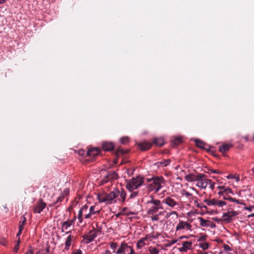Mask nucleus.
<instances>
[{"label":"nucleus","mask_w":254,"mask_h":254,"mask_svg":"<svg viewBox=\"0 0 254 254\" xmlns=\"http://www.w3.org/2000/svg\"><path fill=\"white\" fill-rule=\"evenodd\" d=\"M119 194L118 189H114L109 193H98L97 199L100 202H105L106 204L115 203L118 201V197Z\"/></svg>","instance_id":"obj_1"},{"label":"nucleus","mask_w":254,"mask_h":254,"mask_svg":"<svg viewBox=\"0 0 254 254\" xmlns=\"http://www.w3.org/2000/svg\"><path fill=\"white\" fill-rule=\"evenodd\" d=\"M147 213L148 214H154L159 209H162V202L157 199H155L152 195L149 197L148 200L146 203Z\"/></svg>","instance_id":"obj_2"},{"label":"nucleus","mask_w":254,"mask_h":254,"mask_svg":"<svg viewBox=\"0 0 254 254\" xmlns=\"http://www.w3.org/2000/svg\"><path fill=\"white\" fill-rule=\"evenodd\" d=\"M147 182L149 183L147 188L149 191H154L157 192L164 184V180L162 177H153L151 179H147Z\"/></svg>","instance_id":"obj_3"},{"label":"nucleus","mask_w":254,"mask_h":254,"mask_svg":"<svg viewBox=\"0 0 254 254\" xmlns=\"http://www.w3.org/2000/svg\"><path fill=\"white\" fill-rule=\"evenodd\" d=\"M144 182V178L140 176L133 177L131 179L127 181L126 188L130 191L137 189L142 186Z\"/></svg>","instance_id":"obj_4"},{"label":"nucleus","mask_w":254,"mask_h":254,"mask_svg":"<svg viewBox=\"0 0 254 254\" xmlns=\"http://www.w3.org/2000/svg\"><path fill=\"white\" fill-rule=\"evenodd\" d=\"M162 203L165 204L172 209H178L180 208L179 202L173 195L165 197L162 201Z\"/></svg>","instance_id":"obj_5"},{"label":"nucleus","mask_w":254,"mask_h":254,"mask_svg":"<svg viewBox=\"0 0 254 254\" xmlns=\"http://www.w3.org/2000/svg\"><path fill=\"white\" fill-rule=\"evenodd\" d=\"M129 252L128 254H135L132 247L129 246L125 242L122 243L121 246L119 247L116 252V254H126L127 252Z\"/></svg>","instance_id":"obj_6"},{"label":"nucleus","mask_w":254,"mask_h":254,"mask_svg":"<svg viewBox=\"0 0 254 254\" xmlns=\"http://www.w3.org/2000/svg\"><path fill=\"white\" fill-rule=\"evenodd\" d=\"M205 175L199 174L196 186L201 189H205L208 185L209 179H207Z\"/></svg>","instance_id":"obj_7"},{"label":"nucleus","mask_w":254,"mask_h":254,"mask_svg":"<svg viewBox=\"0 0 254 254\" xmlns=\"http://www.w3.org/2000/svg\"><path fill=\"white\" fill-rule=\"evenodd\" d=\"M83 216L85 219L90 218L88 206L87 205H84L82 206L78 212L77 219L79 223H81L82 222Z\"/></svg>","instance_id":"obj_8"},{"label":"nucleus","mask_w":254,"mask_h":254,"mask_svg":"<svg viewBox=\"0 0 254 254\" xmlns=\"http://www.w3.org/2000/svg\"><path fill=\"white\" fill-rule=\"evenodd\" d=\"M238 213L235 211H228L223 213L222 216V220L227 222H231L232 218L238 215Z\"/></svg>","instance_id":"obj_9"},{"label":"nucleus","mask_w":254,"mask_h":254,"mask_svg":"<svg viewBox=\"0 0 254 254\" xmlns=\"http://www.w3.org/2000/svg\"><path fill=\"white\" fill-rule=\"evenodd\" d=\"M46 203L42 199H40L34 207L33 211L35 213H40L46 207Z\"/></svg>","instance_id":"obj_10"},{"label":"nucleus","mask_w":254,"mask_h":254,"mask_svg":"<svg viewBox=\"0 0 254 254\" xmlns=\"http://www.w3.org/2000/svg\"><path fill=\"white\" fill-rule=\"evenodd\" d=\"M198 219L200 221V225L201 227H210L211 228H214L216 227L215 224L209 220H205L203 219L202 217H198Z\"/></svg>","instance_id":"obj_11"},{"label":"nucleus","mask_w":254,"mask_h":254,"mask_svg":"<svg viewBox=\"0 0 254 254\" xmlns=\"http://www.w3.org/2000/svg\"><path fill=\"white\" fill-rule=\"evenodd\" d=\"M97 237V232L95 231H90L86 235L83 236L86 243L92 242Z\"/></svg>","instance_id":"obj_12"},{"label":"nucleus","mask_w":254,"mask_h":254,"mask_svg":"<svg viewBox=\"0 0 254 254\" xmlns=\"http://www.w3.org/2000/svg\"><path fill=\"white\" fill-rule=\"evenodd\" d=\"M190 225L188 222L181 221L179 222V223L177 225L176 227V231H179L183 229L190 230Z\"/></svg>","instance_id":"obj_13"},{"label":"nucleus","mask_w":254,"mask_h":254,"mask_svg":"<svg viewBox=\"0 0 254 254\" xmlns=\"http://www.w3.org/2000/svg\"><path fill=\"white\" fill-rule=\"evenodd\" d=\"M66 234H68V236L67 238H66V241L65 242L64 249L65 250L67 251L69 249L70 246L71 245L72 239H73V237L71 235L70 231L66 232Z\"/></svg>","instance_id":"obj_14"},{"label":"nucleus","mask_w":254,"mask_h":254,"mask_svg":"<svg viewBox=\"0 0 254 254\" xmlns=\"http://www.w3.org/2000/svg\"><path fill=\"white\" fill-rule=\"evenodd\" d=\"M192 246V242L191 241H186L183 242L182 246L179 248L181 252H187L188 250L190 249Z\"/></svg>","instance_id":"obj_15"},{"label":"nucleus","mask_w":254,"mask_h":254,"mask_svg":"<svg viewBox=\"0 0 254 254\" xmlns=\"http://www.w3.org/2000/svg\"><path fill=\"white\" fill-rule=\"evenodd\" d=\"M171 162L170 159H165L161 161L157 162L154 164V165L158 168H162L168 166Z\"/></svg>","instance_id":"obj_16"},{"label":"nucleus","mask_w":254,"mask_h":254,"mask_svg":"<svg viewBox=\"0 0 254 254\" xmlns=\"http://www.w3.org/2000/svg\"><path fill=\"white\" fill-rule=\"evenodd\" d=\"M100 153V149L97 148L89 149L87 152V156L91 157H95Z\"/></svg>","instance_id":"obj_17"},{"label":"nucleus","mask_w":254,"mask_h":254,"mask_svg":"<svg viewBox=\"0 0 254 254\" xmlns=\"http://www.w3.org/2000/svg\"><path fill=\"white\" fill-rule=\"evenodd\" d=\"M126 191L125 190L122 189L121 191L119 190V196L117 198L118 201H119L120 203L124 204L126 200Z\"/></svg>","instance_id":"obj_18"},{"label":"nucleus","mask_w":254,"mask_h":254,"mask_svg":"<svg viewBox=\"0 0 254 254\" xmlns=\"http://www.w3.org/2000/svg\"><path fill=\"white\" fill-rule=\"evenodd\" d=\"M102 147L105 151H111L114 149V145L112 142H103L102 143Z\"/></svg>","instance_id":"obj_19"},{"label":"nucleus","mask_w":254,"mask_h":254,"mask_svg":"<svg viewBox=\"0 0 254 254\" xmlns=\"http://www.w3.org/2000/svg\"><path fill=\"white\" fill-rule=\"evenodd\" d=\"M181 193L182 196H184L187 197L189 199L190 202H191L194 199L196 198V197H194L191 193L188 192L185 190H182Z\"/></svg>","instance_id":"obj_20"},{"label":"nucleus","mask_w":254,"mask_h":254,"mask_svg":"<svg viewBox=\"0 0 254 254\" xmlns=\"http://www.w3.org/2000/svg\"><path fill=\"white\" fill-rule=\"evenodd\" d=\"M138 146L141 150L145 151L149 149L151 147V144L149 142L144 141L138 143Z\"/></svg>","instance_id":"obj_21"},{"label":"nucleus","mask_w":254,"mask_h":254,"mask_svg":"<svg viewBox=\"0 0 254 254\" xmlns=\"http://www.w3.org/2000/svg\"><path fill=\"white\" fill-rule=\"evenodd\" d=\"M185 178V180L188 182H196L198 178V174L196 175L194 174H188Z\"/></svg>","instance_id":"obj_22"},{"label":"nucleus","mask_w":254,"mask_h":254,"mask_svg":"<svg viewBox=\"0 0 254 254\" xmlns=\"http://www.w3.org/2000/svg\"><path fill=\"white\" fill-rule=\"evenodd\" d=\"M150 238V236L148 235L145 237L139 240L136 245L137 248L138 249H141L145 245L144 241L147 240Z\"/></svg>","instance_id":"obj_23"},{"label":"nucleus","mask_w":254,"mask_h":254,"mask_svg":"<svg viewBox=\"0 0 254 254\" xmlns=\"http://www.w3.org/2000/svg\"><path fill=\"white\" fill-rule=\"evenodd\" d=\"M72 224L71 221H66L63 222L62 225V232L67 230Z\"/></svg>","instance_id":"obj_24"},{"label":"nucleus","mask_w":254,"mask_h":254,"mask_svg":"<svg viewBox=\"0 0 254 254\" xmlns=\"http://www.w3.org/2000/svg\"><path fill=\"white\" fill-rule=\"evenodd\" d=\"M166 218L171 217V218L174 220H176L178 218V214L175 211H172L170 212H167L166 214Z\"/></svg>","instance_id":"obj_25"},{"label":"nucleus","mask_w":254,"mask_h":254,"mask_svg":"<svg viewBox=\"0 0 254 254\" xmlns=\"http://www.w3.org/2000/svg\"><path fill=\"white\" fill-rule=\"evenodd\" d=\"M231 146L232 145L230 144H224L219 146V150L221 153H223L228 151Z\"/></svg>","instance_id":"obj_26"},{"label":"nucleus","mask_w":254,"mask_h":254,"mask_svg":"<svg viewBox=\"0 0 254 254\" xmlns=\"http://www.w3.org/2000/svg\"><path fill=\"white\" fill-rule=\"evenodd\" d=\"M153 143L157 146H161L164 145V141L162 138H156L153 140Z\"/></svg>","instance_id":"obj_27"},{"label":"nucleus","mask_w":254,"mask_h":254,"mask_svg":"<svg viewBox=\"0 0 254 254\" xmlns=\"http://www.w3.org/2000/svg\"><path fill=\"white\" fill-rule=\"evenodd\" d=\"M88 209H89V214L90 215V218H91L92 215L95 214L99 213V212H100V210H95V206H90L89 208H88Z\"/></svg>","instance_id":"obj_28"},{"label":"nucleus","mask_w":254,"mask_h":254,"mask_svg":"<svg viewBox=\"0 0 254 254\" xmlns=\"http://www.w3.org/2000/svg\"><path fill=\"white\" fill-rule=\"evenodd\" d=\"M217 199H205L204 200V202L209 206L213 205L216 206V202Z\"/></svg>","instance_id":"obj_29"},{"label":"nucleus","mask_w":254,"mask_h":254,"mask_svg":"<svg viewBox=\"0 0 254 254\" xmlns=\"http://www.w3.org/2000/svg\"><path fill=\"white\" fill-rule=\"evenodd\" d=\"M22 219H23V221L21 224H19V230L18 233L17 234V236H19L20 235L22 230L23 229V225L25 224L26 221V219L24 216H22Z\"/></svg>","instance_id":"obj_30"},{"label":"nucleus","mask_w":254,"mask_h":254,"mask_svg":"<svg viewBox=\"0 0 254 254\" xmlns=\"http://www.w3.org/2000/svg\"><path fill=\"white\" fill-rule=\"evenodd\" d=\"M163 213V212H160L157 214H156V213L154 214H150V215H152V216L151 217V220H152L153 221H157L159 220V215H162Z\"/></svg>","instance_id":"obj_31"},{"label":"nucleus","mask_w":254,"mask_h":254,"mask_svg":"<svg viewBox=\"0 0 254 254\" xmlns=\"http://www.w3.org/2000/svg\"><path fill=\"white\" fill-rule=\"evenodd\" d=\"M108 177H110L111 181L118 179V174L116 173V172H115V171L110 172H108Z\"/></svg>","instance_id":"obj_32"},{"label":"nucleus","mask_w":254,"mask_h":254,"mask_svg":"<svg viewBox=\"0 0 254 254\" xmlns=\"http://www.w3.org/2000/svg\"><path fill=\"white\" fill-rule=\"evenodd\" d=\"M198 245L203 250H206L208 249L209 246V244L208 243L205 242H202L199 243Z\"/></svg>","instance_id":"obj_33"},{"label":"nucleus","mask_w":254,"mask_h":254,"mask_svg":"<svg viewBox=\"0 0 254 254\" xmlns=\"http://www.w3.org/2000/svg\"><path fill=\"white\" fill-rule=\"evenodd\" d=\"M195 142L196 143V146H198V147L201 148H203L204 147L205 144L201 140H200L199 139H196L195 140Z\"/></svg>","instance_id":"obj_34"},{"label":"nucleus","mask_w":254,"mask_h":254,"mask_svg":"<svg viewBox=\"0 0 254 254\" xmlns=\"http://www.w3.org/2000/svg\"><path fill=\"white\" fill-rule=\"evenodd\" d=\"M111 249L113 251V253H116V249L118 247V244L116 242H111L110 243Z\"/></svg>","instance_id":"obj_35"},{"label":"nucleus","mask_w":254,"mask_h":254,"mask_svg":"<svg viewBox=\"0 0 254 254\" xmlns=\"http://www.w3.org/2000/svg\"><path fill=\"white\" fill-rule=\"evenodd\" d=\"M111 180L110 177H108V173H107V175L103 178V179L101 181V184H104L108 182L109 181H111Z\"/></svg>","instance_id":"obj_36"},{"label":"nucleus","mask_w":254,"mask_h":254,"mask_svg":"<svg viewBox=\"0 0 254 254\" xmlns=\"http://www.w3.org/2000/svg\"><path fill=\"white\" fill-rule=\"evenodd\" d=\"M149 251L150 254H158L159 253V251L155 248H149Z\"/></svg>","instance_id":"obj_37"},{"label":"nucleus","mask_w":254,"mask_h":254,"mask_svg":"<svg viewBox=\"0 0 254 254\" xmlns=\"http://www.w3.org/2000/svg\"><path fill=\"white\" fill-rule=\"evenodd\" d=\"M218 189L220 190V191L218 192L219 194L220 195H224V190L226 189V188L225 186H219L218 187Z\"/></svg>","instance_id":"obj_38"},{"label":"nucleus","mask_w":254,"mask_h":254,"mask_svg":"<svg viewBox=\"0 0 254 254\" xmlns=\"http://www.w3.org/2000/svg\"><path fill=\"white\" fill-rule=\"evenodd\" d=\"M216 203H216V206H218V207H222L224 205H226V202L223 201H222V200H217Z\"/></svg>","instance_id":"obj_39"},{"label":"nucleus","mask_w":254,"mask_h":254,"mask_svg":"<svg viewBox=\"0 0 254 254\" xmlns=\"http://www.w3.org/2000/svg\"><path fill=\"white\" fill-rule=\"evenodd\" d=\"M121 142L123 144H126L129 141V138L128 137H123L121 138Z\"/></svg>","instance_id":"obj_40"},{"label":"nucleus","mask_w":254,"mask_h":254,"mask_svg":"<svg viewBox=\"0 0 254 254\" xmlns=\"http://www.w3.org/2000/svg\"><path fill=\"white\" fill-rule=\"evenodd\" d=\"M231 199V201H232V202H236L237 203H238V204H241V205H246V204L241 201H240L238 199H237L236 198H230Z\"/></svg>","instance_id":"obj_41"},{"label":"nucleus","mask_w":254,"mask_h":254,"mask_svg":"<svg viewBox=\"0 0 254 254\" xmlns=\"http://www.w3.org/2000/svg\"><path fill=\"white\" fill-rule=\"evenodd\" d=\"M224 195H228L229 193L233 194V191L231 189L228 187L226 188V190H224Z\"/></svg>","instance_id":"obj_42"},{"label":"nucleus","mask_w":254,"mask_h":254,"mask_svg":"<svg viewBox=\"0 0 254 254\" xmlns=\"http://www.w3.org/2000/svg\"><path fill=\"white\" fill-rule=\"evenodd\" d=\"M207 236L206 235H203L200 236L198 239H197V241L199 242H204L206 239Z\"/></svg>","instance_id":"obj_43"},{"label":"nucleus","mask_w":254,"mask_h":254,"mask_svg":"<svg viewBox=\"0 0 254 254\" xmlns=\"http://www.w3.org/2000/svg\"><path fill=\"white\" fill-rule=\"evenodd\" d=\"M138 194V192L136 191H132L131 193H130L129 195L130 198H133L135 197H136Z\"/></svg>","instance_id":"obj_44"},{"label":"nucleus","mask_w":254,"mask_h":254,"mask_svg":"<svg viewBox=\"0 0 254 254\" xmlns=\"http://www.w3.org/2000/svg\"><path fill=\"white\" fill-rule=\"evenodd\" d=\"M19 243L20 241L18 240L17 242V244L15 246L14 249H13V252L15 253H17L18 249H19Z\"/></svg>","instance_id":"obj_45"},{"label":"nucleus","mask_w":254,"mask_h":254,"mask_svg":"<svg viewBox=\"0 0 254 254\" xmlns=\"http://www.w3.org/2000/svg\"><path fill=\"white\" fill-rule=\"evenodd\" d=\"M208 184L209 185L210 188L213 190L214 189L215 183L212 182L211 180H209V182H208Z\"/></svg>","instance_id":"obj_46"},{"label":"nucleus","mask_w":254,"mask_h":254,"mask_svg":"<svg viewBox=\"0 0 254 254\" xmlns=\"http://www.w3.org/2000/svg\"><path fill=\"white\" fill-rule=\"evenodd\" d=\"M254 208V206L252 205V206H251L250 207H247V206H245L244 207V209L245 210H247L249 211H252L253 210V209Z\"/></svg>","instance_id":"obj_47"},{"label":"nucleus","mask_w":254,"mask_h":254,"mask_svg":"<svg viewBox=\"0 0 254 254\" xmlns=\"http://www.w3.org/2000/svg\"><path fill=\"white\" fill-rule=\"evenodd\" d=\"M64 196L63 195H61L60 196H59L56 202L55 203H57L59 202H62L63 201V200L64 199Z\"/></svg>","instance_id":"obj_48"},{"label":"nucleus","mask_w":254,"mask_h":254,"mask_svg":"<svg viewBox=\"0 0 254 254\" xmlns=\"http://www.w3.org/2000/svg\"><path fill=\"white\" fill-rule=\"evenodd\" d=\"M127 152V151H124L122 149H118V152H117V154L119 155V154H125Z\"/></svg>","instance_id":"obj_49"},{"label":"nucleus","mask_w":254,"mask_h":254,"mask_svg":"<svg viewBox=\"0 0 254 254\" xmlns=\"http://www.w3.org/2000/svg\"><path fill=\"white\" fill-rule=\"evenodd\" d=\"M194 202H193V203H194V205L197 207V208H198L199 207H200V204L198 203V202L197 201V199H196V198L195 199H194Z\"/></svg>","instance_id":"obj_50"},{"label":"nucleus","mask_w":254,"mask_h":254,"mask_svg":"<svg viewBox=\"0 0 254 254\" xmlns=\"http://www.w3.org/2000/svg\"><path fill=\"white\" fill-rule=\"evenodd\" d=\"M174 141L175 144H179L182 141L181 138L180 137L176 138Z\"/></svg>","instance_id":"obj_51"},{"label":"nucleus","mask_w":254,"mask_h":254,"mask_svg":"<svg viewBox=\"0 0 254 254\" xmlns=\"http://www.w3.org/2000/svg\"><path fill=\"white\" fill-rule=\"evenodd\" d=\"M72 254H82V253L80 250H76Z\"/></svg>","instance_id":"obj_52"},{"label":"nucleus","mask_w":254,"mask_h":254,"mask_svg":"<svg viewBox=\"0 0 254 254\" xmlns=\"http://www.w3.org/2000/svg\"><path fill=\"white\" fill-rule=\"evenodd\" d=\"M223 195V198L225 199H227V200H229L231 201L230 198H233L232 197L229 196L228 195Z\"/></svg>","instance_id":"obj_53"},{"label":"nucleus","mask_w":254,"mask_h":254,"mask_svg":"<svg viewBox=\"0 0 254 254\" xmlns=\"http://www.w3.org/2000/svg\"><path fill=\"white\" fill-rule=\"evenodd\" d=\"M102 254H112V253L110 251L107 250L104 253H102Z\"/></svg>","instance_id":"obj_54"},{"label":"nucleus","mask_w":254,"mask_h":254,"mask_svg":"<svg viewBox=\"0 0 254 254\" xmlns=\"http://www.w3.org/2000/svg\"><path fill=\"white\" fill-rule=\"evenodd\" d=\"M224 248L225 250H231L230 247L228 245H225Z\"/></svg>","instance_id":"obj_55"},{"label":"nucleus","mask_w":254,"mask_h":254,"mask_svg":"<svg viewBox=\"0 0 254 254\" xmlns=\"http://www.w3.org/2000/svg\"><path fill=\"white\" fill-rule=\"evenodd\" d=\"M200 207H199L198 208H201V209H203V208H206V206L202 204H200Z\"/></svg>","instance_id":"obj_56"},{"label":"nucleus","mask_w":254,"mask_h":254,"mask_svg":"<svg viewBox=\"0 0 254 254\" xmlns=\"http://www.w3.org/2000/svg\"><path fill=\"white\" fill-rule=\"evenodd\" d=\"M190 190H193V191H195V192H196L197 194H198V191L196 190V189H195V188H193V187H190Z\"/></svg>","instance_id":"obj_57"},{"label":"nucleus","mask_w":254,"mask_h":254,"mask_svg":"<svg viewBox=\"0 0 254 254\" xmlns=\"http://www.w3.org/2000/svg\"><path fill=\"white\" fill-rule=\"evenodd\" d=\"M177 240H172L171 242L170 245H173V244L176 243L177 242Z\"/></svg>","instance_id":"obj_58"},{"label":"nucleus","mask_w":254,"mask_h":254,"mask_svg":"<svg viewBox=\"0 0 254 254\" xmlns=\"http://www.w3.org/2000/svg\"><path fill=\"white\" fill-rule=\"evenodd\" d=\"M213 219H214L215 221H216V222H220V220L219 218H217V217L214 218H213Z\"/></svg>","instance_id":"obj_59"},{"label":"nucleus","mask_w":254,"mask_h":254,"mask_svg":"<svg viewBox=\"0 0 254 254\" xmlns=\"http://www.w3.org/2000/svg\"><path fill=\"white\" fill-rule=\"evenodd\" d=\"M127 209V208H126V207L124 208L123 209L122 211V213H123H123H124V212H126V211Z\"/></svg>","instance_id":"obj_60"},{"label":"nucleus","mask_w":254,"mask_h":254,"mask_svg":"<svg viewBox=\"0 0 254 254\" xmlns=\"http://www.w3.org/2000/svg\"><path fill=\"white\" fill-rule=\"evenodd\" d=\"M254 217V213H252L251 214H250L249 215H248V217L250 218V217Z\"/></svg>","instance_id":"obj_61"},{"label":"nucleus","mask_w":254,"mask_h":254,"mask_svg":"<svg viewBox=\"0 0 254 254\" xmlns=\"http://www.w3.org/2000/svg\"><path fill=\"white\" fill-rule=\"evenodd\" d=\"M25 254H33V253L31 251H29L26 252Z\"/></svg>","instance_id":"obj_62"},{"label":"nucleus","mask_w":254,"mask_h":254,"mask_svg":"<svg viewBox=\"0 0 254 254\" xmlns=\"http://www.w3.org/2000/svg\"><path fill=\"white\" fill-rule=\"evenodd\" d=\"M5 1V0H0V3H3Z\"/></svg>","instance_id":"obj_63"},{"label":"nucleus","mask_w":254,"mask_h":254,"mask_svg":"<svg viewBox=\"0 0 254 254\" xmlns=\"http://www.w3.org/2000/svg\"><path fill=\"white\" fill-rule=\"evenodd\" d=\"M252 172H253V173L254 174V167H253V168L252 169Z\"/></svg>","instance_id":"obj_64"}]
</instances>
